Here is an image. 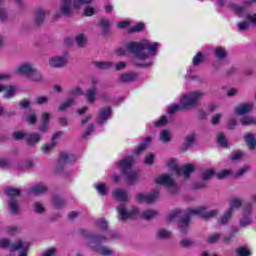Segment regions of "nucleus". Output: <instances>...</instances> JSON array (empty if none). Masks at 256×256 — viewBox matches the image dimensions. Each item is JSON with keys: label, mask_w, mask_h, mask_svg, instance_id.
<instances>
[{"label": "nucleus", "mask_w": 256, "mask_h": 256, "mask_svg": "<svg viewBox=\"0 0 256 256\" xmlns=\"http://www.w3.org/2000/svg\"><path fill=\"white\" fill-rule=\"evenodd\" d=\"M237 27L239 31H247V29H249V22L244 21V22L238 23Z\"/></svg>", "instance_id": "63"}, {"label": "nucleus", "mask_w": 256, "mask_h": 256, "mask_svg": "<svg viewBox=\"0 0 256 256\" xmlns=\"http://www.w3.org/2000/svg\"><path fill=\"white\" fill-rule=\"evenodd\" d=\"M70 98L75 99L78 95H83V90L80 87H76L69 92Z\"/></svg>", "instance_id": "55"}, {"label": "nucleus", "mask_w": 256, "mask_h": 256, "mask_svg": "<svg viewBox=\"0 0 256 256\" xmlns=\"http://www.w3.org/2000/svg\"><path fill=\"white\" fill-rule=\"evenodd\" d=\"M215 56L217 59H225L227 57V51L224 48L218 47L215 49Z\"/></svg>", "instance_id": "52"}, {"label": "nucleus", "mask_w": 256, "mask_h": 256, "mask_svg": "<svg viewBox=\"0 0 256 256\" xmlns=\"http://www.w3.org/2000/svg\"><path fill=\"white\" fill-rule=\"evenodd\" d=\"M28 79L36 83H43V81H45V78H43L41 72L37 71V68L34 69V71L31 73Z\"/></svg>", "instance_id": "27"}, {"label": "nucleus", "mask_w": 256, "mask_h": 256, "mask_svg": "<svg viewBox=\"0 0 256 256\" xmlns=\"http://www.w3.org/2000/svg\"><path fill=\"white\" fill-rule=\"evenodd\" d=\"M75 161H76L75 155L69 154L67 152H61L60 158L57 164V170L63 171V167H65V165H71L75 163Z\"/></svg>", "instance_id": "10"}, {"label": "nucleus", "mask_w": 256, "mask_h": 256, "mask_svg": "<svg viewBox=\"0 0 256 256\" xmlns=\"http://www.w3.org/2000/svg\"><path fill=\"white\" fill-rule=\"evenodd\" d=\"M61 135H63V133H61V132H58V133L54 134L53 137H52V143H50V144H45V145H43V146L41 147L42 153H44V154H46V155H47V153H51V150H52L53 147H55V145H56L55 140H56V139H59V137H61Z\"/></svg>", "instance_id": "20"}, {"label": "nucleus", "mask_w": 256, "mask_h": 256, "mask_svg": "<svg viewBox=\"0 0 256 256\" xmlns=\"http://www.w3.org/2000/svg\"><path fill=\"white\" fill-rule=\"evenodd\" d=\"M94 65L98 69H102V70L111 69L113 67L112 62H95Z\"/></svg>", "instance_id": "42"}, {"label": "nucleus", "mask_w": 256, "mask_h": 256, "mask_svg": "<svg viewBox=\"0 0 256 256\" xmlns=\"http://www.w3.org/2000/svg\"><path fill=\"white\" fill-rule=\"evenodd\" d=\"M236 255L237 256H250L251 251H249V248H247V247H238L236 249Z\"/></svg>", "instance_id": "50"}, {"label": "nucleus", "mask_w": 256, "mask_h": 256, "mask_svg": "<svg viewBox=\"0 0 256 256\" xmlns=\"http://www.w3.org/2000/svg\"><path fill=\"white\" fill-rule=\"evenodd\" d=\"M251 169V167L249 165H244L242 166L240 169H238L235 174L234 177H236L237 179L243 177V175L249 173V170Z\"/></svg>", "instance_id": "35"}, {"label": "nucleus", "mask_w": 256, "mask_h": 256, "mask_svg": "<svg viewBox=\"0 0 256 256\" xmlns=\"http://www.w3.org/2000/svg\"><path fill=\"white\" fill-rule=\"evenodd\" d=\"M203 61V54L201 52H198L197 55L193 58V65L197 67L201 62Z\"/></svg>", "instance_id": "58"}, {"label": "nucleus", "mask_w": 256, "mask_h": 256, "mask_svg": "<svg viewBox=\"0 0 256 256\" xmlns=\"http://www.w3.org/2000/svg\"><path fill=\"white\" fill-rule=\"evenodd\" d=\"M168 167H169V169H171V171H174L176 173V175H181V168L179 167V165H177L175 160H171L168 163Z\"/></svg>", "instance_id": "48"}, {"label": "nucleus", "mask_w": 256, "mask_h": 256, "mask_svg": "<svg viewBox=\"0 0 256 256\" xmlns=\"http://www.w3.org/2000/svg\"><path fill=\"white\" fill-rule=\"evenodd\" d=\"M233 217V211L226 210V212L221 216L220 218V225H227L229 223V220Z\"/></svg>", "instance_id": "33"}, {"label": "nucleus", "mask_w": 256, "mask_h": 256, "mask_svg": "<svg viewBox=\"0 0 256 256\" xmlns=\"http://www.w3.org/2000/svg\"><path fill=\"white\" fill-rule=\"evenodd\" d=\"M126 49L129 53L135 55L133 59L134 65L138 67H149L150 64H141L140 61H145L149 59V54L145 53V50L149 51L150 55H157V49H159V43L156 42L151 44L149 40H143L141 42H129L126 44Z\"/></svg>", "instance_id": "2"}, {"label": "nucleus", "mask_w": 256, "mask_h": 256, "mask_svg": "<svg viewBox=\"0 0 256 256\" xmlns=\"http://www.w3.org/2000/svg\"><path fill=\"white\" fill-rule=\"evenodd\" d=\"M145 27V24L143 23H138L137 25H135L134 27H132L129 31V33H136L139 31H143V28Z\"/></svg>", "instance_id": "60"}, {"label": "nucleus", "mask_w": 256, "mask_h": 256, "mask_svg": "<svg viewBox=\"0 0 256 256\" xmlns=\"http://www.w3.org/2000/svg\"><path fill=\"white\" fill-rule=\"evenodd\" d=\"M195 171V165L193 164H187L181 169V173L184 175V179H189V176L191 173Z\"/></svg>", "instance_id": "32"}, {"label": "nucleus", "mask_w": 256, "mask_h": 256, "mask_svg": "<svg viewBox=\"0 0 256 256\" xmlns=\"http://www.w3.org/2000/svg\"><path fill=\"white\" fill-rule=\"evenodd\" d=\"M229 205L230 207L228 208V210L234 213L235 209H241V206L243 205V199H241L240 197L233 196L230 199Z\"/></svg>", "instance_id": "21"}, {"label": "nucleus", "mask_w": 256, "mask_h": 256, "mask_svg": "<svg viewBox=\"0 0 256 256\" xmlns=\"http://www.w3.org/2000/svg\"><path fill=\"white\" fill-rule=\"evenodd\" d=\"M214 176H215V170L213 169H207L203 171L201 174L203 181H209V179H213Z\"/></svg>", "instance_id": "38"}, {"label": "nucleus", "mask_w": 256, "mask_h": 256, "mask_svg": "<svg viewBox=\"0 0 256 256\" xmlns=\"http://www.w3.org/2000/svg\"><path fill=\"white\" fill-rule=\"evenodd\" d=\"M91 3H93V0H74L73 1V5L75 9H81L83 5H89Z\"/></svg>", "instance_id": "45"}, {"label": "nucleus", "mask_w": 256, "mask_h": 256, "mask_svg": "<svg viewBox=\"0 0 256 256\" xmlns=\"http://www.w3.org/2000/svg\"><path fill=\"white\" fill-rule=\"evenodd\" d=\"M149 143H151V137H147L144 142L138 147L137 150H135V155H139L140 153H142V151H145V149H147V146L149 145Z\"/></svg>", "instance_id": "40"}, {"label": "nucleus", "mask_w": 256, "mask_h": 256, "mask_svg": "<svg viewBox=\"0 0 256 256\" xmlns=\"http://www.w3.org/2000/svg\"><path fill=\"white\" fill-rule=\"evenodd\" d=\"M181 245L182 247H193V245H195V242H193V240L191 239L185 238L181 241Z\"/></svg>", "instance_id": "62"}, {"label": "nucleus", "mask_w": 256, "mask_h": 256, "mask_svg": "<svg viewBox=\"0 0 256 256\" xmlns=\"http://www.w3.org/2000/svg\"><path fill=\"white\" fill-rule=\"evenodd\" d=\"M157 185H164L165 187H168V189L175 193L177 191V185L175 184V180L171 178V176L164 174L156 178Z\"/></svg>", "instance_id": "9"}, {"label": "nucleus", "mask_w": 256, "mask_h": 256, "mask_svg": "<svg viewBox=\"0 0 256 256\" xmlns=\"http://www.w3.org/2000/svg\"><path fill=\"white\" fill-rule=\"evenodd\" d=\"M36 105H47L49 103V97L47 96H39L35 100Z\"/></svg>", "instance_id": "57"}, {"label": "nucleus", "mask_w": 256, "mask_h": 256, "mask_svg": "<svg viewBox=\"0 0 256 256\" xmlns=\"http://www.w3.org/2000/svg\"><path fill=\"white\" fill-rule=\"evenodd\" d=\"M69 63V59L67 56H52L48 60V65L52 69H63V67H67V64Z\"/></svg>", "instance_id": "8"}, {"label": "nucleus", "mask_w": 256, "mask_h": 256, "mask_svg": "<svg viewBox=\"0 0 256 256\" xmlns=\"http://www.w3.org/2000/svg\"><path fill=\"white\" fill-rule=\"evenodd\" d=\"M118 221H127L128 219H137L139 217V208L132 207L128 210L125 205L121 204L117 207Z\"/></svg>", "instance_id": "6"}, {"label": "nucleus", "mask_w": 256, "mask_h": 256, "mask_svg": "<svg viewBox=\"0 0 256 256\" xmlns=\"http://www.w3.org/2000/svg\"><path fill=\"white\" fill-rule=\"evenodd\" d=\"M60 11L64 17H71L73 15V0H62Z\"/></svg>", "instance_id": "13"}, {"label": "nucleus", "mask_w": 256, "mask_h": 256, "mask_svg": "<svg viewBox=\"0 0 256 256\" xmlns=\"http://www.w3.org/2000/svg\"><path fill=\"white\" fill-rule=\"evenodd\" d=\"M159 213L155 210H146L145 212L142 213V218L143 219H154V217H157Z\"/></svg>", "instance_id": "43"}, {"label": "nucleus", "mask_w": 256, "mask_h": 256, "mask_svg": "<svg viewBox=\"0 0 256 256\" xmlns=\"http://www.w3.org/2000/svg\"><path fill=\"white\" fill-rule=\"evenodd\" d=\"M247 146L249 147V149H255L256 147V140H255V134L253 133H248L245 137H244Z\"/></svg>", "instance_id": "30"}, {"label": "nucleus", "mask_w": 256, "mask_h": 256, "mask_svg": "<svg viewBox=\"0 0 256 256\" xmlns=\"http://www.w3.org/2000/svg\"><path fill=\"white\" fill-rule=\"evenodd\" d=\"M43 193H47V186L42 184L33 186L28 190L29 195H43Z\"/></svg>", "instance_id": "22"}, {"label": "nucleus", "mask_w": 256, "mask_h": 256, "mask_svg": "<svg viewBox=\"0 0 256 256\" xmlns=\"http://www.w3.org/2000/svg\"><path fill=\"white\" fill-rule=\"evenodd\" d=\"M160 141H162V143H169V141H171V132L169 130L161 131Z\"/></svg>", "instance_id": "39"}, {"label": "nucleus", "mask_w": 256, "mask_h": 256, "mask_svg": "<svg viewBox=\"0 0 256 256\" xmlns=\"http://www.w3.org/2000/svg\"><path fill=\"white\" fill-rule=\"evenodd\" d=\"M205 93L201 91H194L188 94H184L180 99V105H172L168 109L169 115H173V113H177L180 109L184 111H189V109H193L197 107V103L203 99Z\"/></svg>", "instance_id": "4"}, {"label": "nucleus", "mask_w": 256, "mask_h": 256, "mask_svg": "<svg viewBox=\"0 0 256 256\" xmlns=\"http://www.w3.org/2000/svg\"><path fill=\"white\" fill-rule=\"evenodd\" d=\"M34 69L35 65L26 62L18 66L16 72L19 73V75H25V77L29 78L30 75L33 73Z\"/></svg>", "instance_id": "14"}, {"label": "nucleus", "mask_w": 256, "mask_h": 256, "mask_svg": "<svg viewBox=\"0 0 256 256\" xmlns=\"http://www.w3.org/2000/svg\"><path fill=\"white\" fill-rule=\"evenodd\" d=\"M4 193L8 195V197L13 199V197H19L21 195V190L13 187H8L4 190Z\"/></svg>", "instance_id": "31"}, {"label": "nucleus", "mask_w": 256, "mask_h": 256, "mask_svg": "<svg viewBox=\"0 0 256 256\" xmlns=\"http://www.w3.org/2000/svg\"><path fill=\"white\" fill-rule=\"evenodd\" d=\"M243 157H245V153H243L242 151H234L230 155L231 161H241Z\"/></svg>", "instance_id": "44"}, {"label": "nucleus", "mask_w": 256, "mask_h": 256, "mask_svg": "<svg viewBox=\"0 0 256 256\" xmlns=\"http://www.w3.org/2000/svg\"><path fill=\"white\" fill-rule=\"evenodd\" d=\"M253 107L254 104L252 102L240 104L235 108L236 115H247V113L253 111Z\"/></svg>", "instance_id": "17"}, {"label": "nucleus", "mask_w": 256, "mask_h": 256, "mask_svg": "<svg viewBox=\"0 0 256 256\" xmlns=\"http://www.w3.org/2000/svg\"><path fill=\"white\" fill-rule=\"evenodd\" d=\"M75 105V98H68L64 101L59 107L58 111H67V109L73 107Z\"/></svg>", "instance_id": "28"}, {"label": "nucleus", "mask_w": 256, "mask_h": 256, "mask_svg": "<svg viewBox=\"0 0 256 256\" xmlns=\"http://www.w3.org/2000/svg\"><path fill=\"white\" fill-rule=\"evenodd\" d=\"M97 83H99V81L97 79H93L92 87L89 88L85 93L88 103H95V95H97Z\"/></svg>", "instance_id": "15"}, {"label": "nucleus", "mask_w": 256, "mask_h": 256, "mask_svg": "<svg viewBox=\"0 0 256 256\" xmlns=\"http://www.w3.org/2000/svg\"><path fill=\"white\" fill-rule=\"evenodd\" d=\"M15 91V86L0 85V93L5 92L3 95L4 99H13L15 97Z\"/></svg>", "instance_id": "19"}, {"label": "nucleus", "mask_w": 256, "mask_h": 256, "mask_svg": "<svg viewBox=\"0 0 256 256\" xmlns=\"http://www.w3.org/2000/svg\"><path fill=\"white\" fill-rule=\"evenodd\" d=\"M99 23H100L101 27H103L104 33H106L107 29H109V27H110V25H111V24L109 23V20L101 19V20L99 21Z\"/></svg>", "instance_id": "64"}, {"label": "nucleus", "mask_w": 256, "mask_h": 256, "mask_svg": "<svg viewBox=\"0 0 256 256\" xmlns=\"http://www.w3.org/2000/svg\"><path fill=\"white\" fill-rule=\"evenodd\" d=\"M159 198V191L155 190L152 193H139L136 196V199L138 203H153V201H156Z\"/></svg>", "instance_id": "11"}, {"label": "nucleus", "mask_w": 256, "mask_h": 256, "mask_svg": "<svg viewBox=\"0 0 256 256\" xmlns=\"http://www.w3.org/2000/svg\"><path fill=\"white\" fill-rule=\"evenodd\" d=\"M195 215L202 217V219L207 221L209 219H213V217H217L219 215V210L207 211V208L203 206H199L197 208H188L185 211L176 209L168 215V221H175V219L183 217L179 222V228L181 233H186L187 227H189V223L191 221V217Z\"/></svg>", "instance_id": "1"}, {"label": "nucleus", "mask_w": 256, "mask_h": 256, "mask_svg": "<svg viewBox=\"0 0 256 256\" xmlns=\"http://www.w3.org/2000/svg\"><path fill=\"white\" fill-rule=\"evenodd\" d=\"M112 195L117 201H121L122 203H127L131 199V196L125 189H117L112 192Z\"/></svg>", "instance_id": "16"}, {"label": "nucleus", "mask_w": 256, "mask_h": 256, "mask_svg": "<svg viewBox=\"0 0 256 256\" xmlns=\"http://www.w3.org/2000/svg\"><path fill=\"white\" fill-rule=\"evenodd\" d=\"M39 141H41V136L39 134H26V143L30 147H35Z\"/></svg>", "instance_id": "23"}, {"label": "nucleus", "mask_w": 256, "mask_h": 256, "mask_svg": "<svg viewBox=\"0 0 256 256\" xmlns=\"http://www.w3.org/2000/svg\"><path fill=\"white\" fill-rule=\"evenodd\" d=\"M0 247L2 249H10V251H18V256H28L29 247L31 244L25 240L18 239L11 244V241L7 238L0 240Z\"/></svg>", "instance_id": "5"}, {"label": "nucleus", "mask_w": 256, "mask_h": 256, "mask_svg": "<svg viewBox=\"0 0 256 256\" xmlns=\"http://www.w3.org/2000/svg\"><path fill=\"white\" fill-rule=\"evenodd\" d=\"M110 118H111V108L109 107L102 108L99 111L97 123H99L100 125H103V123H105Z\"/></svg>", "instance_id": "18"}, {"label": "nucleus", "mask_w": 256, "mask_h": 256, "mask_svg": "<svg viewBox=\"0 0 256 256\" xmlns=\"http://www.w3.org/2000/svg\"><path fill=\"white\" fill-rule=\"evenodd\" d=\"M217 141H218V144L221 145V147H224L225 149L229 147V142H227V138L225 137V134H223L222 132H220L217 135Z\"/></svg>", "instance_id": "36"}, {"label": "nucleus", "mask_w": 256, "mask_h": 256, "mask_svg": "<svg viewBox=\"0 0 256 256\" xmlns=\"http://www.w3.org/2000/svg\"><path fill=\"white\" fill-rule=\"evenodd\" d=\"M169 237H171V232H169L168 230H165V229H160L156 233V238L161 239V240L169 239Z\"/></svg>", "instance_id": "41"}, {"label": "nucleus", "mask_w": 256, "mask_h": 256, "mask_svg": "<svg viewBox=\"0 0 256 256\" xmlns=\"http://www.w3.org/2000/svg\"><path fill=\"white\" fill-rule=\"evenodd\" d=\"M45 15H46V13L44 10H38L35 13L34 23H35V25H37V27H39V25H42L43 21H45Z\"/></svg>", "instance_id": "26"}, {"label": "nucleus", "mask_w": 256, "mask_h": 256, "mask_svg": "<svg viewBox=\"0 0 256 256\" xmlns=\"http://www.w3.org/2000/svg\"><path fill=\"white\" fill-rule=\"evenodd\" d=\"M195 139H197V135L195 134H189L188 136H186L185 143L182 149H184V151H187V149H191V147H193V144L195 143Z\"/></svg>", "instance_id": "24"}, {"label": "nucleus", "mask_w": 256, "mask_h": 256, "mask_svg": "<svg viewBox=\"0 0 256 256\" xmlns=\"http://www.w3.org/2000/svg\"><path fill=\"white\" fill-rule=\"evenodd\" d=\"M52 203L56 209H61L62 207H65L66 204L65 200L59 198V196H54L52 198Z\"/></svg>", "instance_id": "37"}, {"label": "nucleus", "mask_w": 256, "mask_h": 256, "mask_svg": "<svg viewBox=\"0 0 256 256\" xmlns=\"http://www.w3.org/2000/svg\"><path fill=\"white\" fill-rule=\"evenodd\" d=\"M240 121L244 127H247V125H256V119H253L251 116H244Z\"/></svg>", "instance_id": "47"}, {"label": "nucleus", "mask_w": 256, "mask_h": 256, "mask_svg": "<svg viewBox=\"0 0 256 256\" xmlns=\"http://www.w3.org/2000/svg\"><path fill=\"white\" fill-rule=\"evenodd\" d=\"M81 234L83 235V237L87 239L88 247L90 249H93V251H96V253H99V255H103V256L115 255V250L103 245V243L107 241V236L95 235L87 230H82Z\"/></svg>", "instance_id": "3"}, {"label": "nucleus", "mask_w": 256, "mask_h": 256, "mask_svg": "<svg viewBox=\"0 0 256 256\" xmlns=\"http://www.w3.org/2000/svg\"><path fill=\"white\" fill-rule=\"evenodd\" d=\"M8 206L13 215H17V213H19V204H17V200L10 199L8 202Z\"/></svg>", "instance_id": "34"}, {"label": "nucleus", "mask_w": 256, "mask_h": 256, "mask_svg": "<svg viewBox=\"0 0 256 256\" xmlns=\"http://www.w3.org/2000/svg\"><path fill=\"white\" fill-rule=\"evenodd\" d=\"M76 43L78 47H85V45L87 44V37H85V35L83 34H78L76 36Z\"/></svg>", "instance_id": "49"}, {"label": "nucleus", "mask_w": 256, "mask_h": 256, "mask_svg": "<svg viewBox=\"0 0 256 256\" xmlns=\"http://www.w3.org/2000/svg\"><path fill=\"white\" fill-rule=\"evenodd\" d=\"M5 231L7 235H15L16 233H18L19 228H17V226H8L5 228Z\"/></svg>", "instance_id": "59"}, {"label": "nucleus", "mask_w": 256, "mask_h": 256, "mask_svg": "<svg viewBox=\"0 0 256 256\" xmlns=\"http://www.w3.org/2000/svg\"><path fill=\"white\" fill-rule=\"evenodd\" d=\"M253 211V206L251 204H247L244 208V213L242 219L239 221L240 227H249L251 225L252 220H251V213Z\"/></svg>", "instance_id": "12"}, {"label": "nucleus", "mask_w": 256, "mask_h": 256, "mask_svg": "<svg viewBox=\"0 0 256 256\" xmlns=\"http://www.w3.org/2000/svg\"><path fill=\"white\" fill-rule=\"evenodd\" d=\"M221 239V233H214L208 236L207 242L210 244H215Z\"/></svg>", "instance_id": "51"}, {"label": "nucleus", "mask_w": 256, "mask_h": 256, "mask_svg": "<svg viewBox=\"0 0 256 256\" xmlns=\"http://www.w3.org/2000/svg\"><path fill=\"white\" fill-rule=\"evenodd\" d=\"M95 187L100 195H107V185L105 183L96 184Z\"/></svg>", "instance_id": "53"}, {"label": "nucleus", "mask_w": 256, "mask_h": 256, "mask_svg": "<svg viewBox=\"0 0 256 256\" xmlns=\"http://www.w3.org/2000/svg\"><path fill=\"white\" fill-rule=\"evenodd\" d=\"M49 119H51V114L49 112H44L42 114V125L39 127V131H47V127H49Z\"/></svg>", "instance_id": "25"}, {"label": "nucleus", "mask_w": 256, "mask_h": 256, "mask_svg": "<svg viewBox=\"0 0 256 256\" xmlns=\"http://www.w3.org/2000/svg\"><path fill=\"white\" fill-rule=\"evenodd\" d=\"M154 125L155 127H164V125H167V118L165 116H162L160 120L154 123Z\"/></svg>", "instance_id": "61"}, {"label": "nucleus", "mask_w": 256, "mask_h": 256, "mask_svg": "<svg viewBox=\"0 0 256 256\" xmlns=\"http://www.w3.org/2000/svg\"><path fill=\"white\" fill-rule=\"evenodd\" d=\"M131 165H133V157L128 156L123 160H120V169L125 173L127 179L129 181H135L137 179L138 174L135 171H131Z\"/></svg>", "instance_id": "7"}, {"label": "nucleus", "mask_w": 256, "mask_h": 256, "mask_svg": "<svg viewBox=\"0 0 256 256\" xmlns=\"http://www.w3.org/2000/svg\"><path fill=\"white\" fill-rule=\"evenodd\" d=\"M136 78H137V76L133 73H125V74L120 75L119 81H120V83H131Z\"/></svg>", "instance_id": "29"}, {"label": "nucleus", "mask_w": 256, "mask_h": 256, "mask_svg": "<svg viewBox=\"0 0 256 256\" xmlns=\"http://www.w3.org/2000/svg\"><path fill=\"white\" fill-rule=\"evenodd\" d=\"M34 211L38 214L41 215V213H45V206L41 202H35L34 203Z\"/></svg>", "instance_id": "54"}, {"label": "nucleus", "mask_w": 256, "mask_h": 256, "mask_svg": "<svg viewBox=\"0 0 256 256\" xmlns=\"http://www.w3.org/2000/svg\"><path fill=\"white\" fill-rule=\"evenodd\" d=\"M58 253L59 250L57 248L51 247L43 251L40 256H57Z\"/></svg>", "instance_id": "46"}, {"label": "nucleus", "mask_w": 256, "mask_h": 256, "mask_svg": "<svg viewBox=\"0 0 256 256\" xmlns=\"http://www.w3.org/2000/svg\"><path fill=\"white\" fill-rule=\"evenodd\" d=\"M232 171L231 170H222L219 173L216 174L217 179H227V177H229V175H232Z\"/></svg>", "instance_id": "56"}]
</instances>
